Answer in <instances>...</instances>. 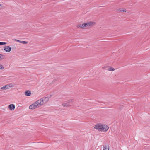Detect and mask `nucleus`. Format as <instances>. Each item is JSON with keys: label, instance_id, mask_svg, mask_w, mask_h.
<instances>
[{"label": "nucleus", "instance_id": "nucleus-20", "mask_svg": "<svg viewBox=\"0 0 150 150\" xmlns=\"http://www.w3.org/2000/svg\"><path fill=\"white\" fill-rule=\"evenodd\" d=\"M107 67L106 66H104L102 67V69H106V68Z\"/></svg>", "mask_w": 150, "mask_h": 150}, {"label": "nucleus", "instance_id": "nucleus-7", "mask_svg": "<svg viewBox=\"0 0 150 150\" xmlns=\"http://www.w3.org/2000/svg\"><path fill=\"white\" fill-rule=\"evenodd\" d=\"M15 40L17 42H18L20 43H22L23 44H25L28 43V42H27L25 41H20V40Z\"/></svg>", "mask_w": 150, "mask_h": 150}, {"label": "nucleus", "instance_id": "nucleus-1", "mask_svg": "<svg viewBox=\"0 0 150 150\" xmlns=\"http://www.w3.org/2000/svg\"><path fill=\"white\" fill-rule=\"evenodd\" d=\"M49 98L48 97H44L41 98L30 105L29 108L33 110L39 108L46 103L49 101Z\"/></svg>", "mask_w": 150, "mask_h": 150}, {"label": "nucleus", "instance_id": "nucleus-16", "mask_svg": "<svg viewBox=\"0 0 150 150\" xmlns=\"http://www.w3.org/2000/svg\"><path fill=\"white\" fill-rule=\"evenodd\" d=\"M6 44V42H0V45H5Z\"/></svg>", "mask_w": 150, "mask_h": 150}, {"label": "nucleus", "instance_id": "nucleus-3", "mask_svg": "<svg viewBox=\"0 0 150 150\" xmlns=\"http://www.w3.org/2000/svg\"><path fill=\"white\" fill-rule=\"evenodd\" d=\"M95 23L94 22H89L87 23H85L82 24V29L87 28L89 27L92 26Z\"/></svg>", "mask_w": 150, "mask_h": 150}, {"label": "nucleus", "instance_id": "nucleus-14", "mask_svg": "<svg viewBox=\"0 0 150 150\" xmlns=\"http://www.w3.org/2000/svg\"><path fill=\"white\" fill-rule=\"evenodd\" d=\"M4 57L3 55L0 54V60L4 59Z\"/></svg>", "mask_w": 150, "mask_h": 150}, {"label": "nucleus", "instance_id": "nucleus-12", "mask_svg": "<svg viewBox=\"0 0 150 150\" xmlns=\"http://www.w3.org/2000/svg\"><path fill=\"white\" fill-rule=\"evenodd\" d=\"M83 26V25H82V24H78L77 25V27L78 28H81L82 29V26Z\"/></svg>", "mask_w": 150, "mask_h": 150}, {"label": "nucleus", "instance_id": "nucleus-9", "mask_svg": "<svg viewBox=\"0 0 150 150\" xmlns=\"http://www.w3.org/2000/svg\"><path fill=\"white\" fill-rule=\"evenodd\" d=\"M119 11L121 12H126V10L125 9L123 8H120L119 9Z\"/></svg>", "mask_w": 150, "mask_h": 150}, {"label": "nucleus", "instance_id": "nucleus-6", "mask_svg": "<svg viewBox=\"0 0 150 150\" xmlns=\"http://www.w3.org/2000/svg\"><path fill=\"white\" fill-rule=\"evenodd\" d=\"M31 95V92L29 90L26 91L25 92V95L27 96H30Z\"/></svg>", "mask_w": 150, "mask_h": 150}, {"label": "nucleus", "instance_id": "nucleus-5", "mask_svg": "<svg viewBox=\"0 0 150 150\" xmlns=\"http://www.w3.org/2000/svg\"><path fill=\"white\" fill-rule=\"evenodd\" d=\"M9 108L11 110H13L15 108V106L14 104H11L8 106Z\"/></svg>", "mask_w": 150, "mask_h": 150}, {"label": "nucleus", "instance_id": "nucleus-10", "mask_svg": "<svg viewBox=\"0 0 150 150\" xmlns=\"http://www.w3.org/2000/svg\"><path fill=\"white\" fill-rule=\"evenodd\" d=\"M62 105L65 107H67L70 106V105L67 103H63L62 104Z\"/></svg>", "mask_w": 150, "mask_h": 150}, {"label": "nucleus", "instance_id": "nucleus-8", "mask_svg": "<svg viewBox=\"0 0 150 150\" xmlns=\"http://www.w3.org/2000/svg\"><path fill=\"white\" fill-rule=\"evenodd\" d=\"M103 150H109V146L108 145H105L103 146Z\"/></svg>", "mask_w": 150, "mask_h": 150}, {"label": "nucleus", "instance_id": "nucleus-18", "mask_svg": "<svg viewBox=\"0 0 150 150\" xmlns=\"http://www.w3.org/2000/svg\"><path fill=\"white\" fill-rule=\"evenodd\" d=\"M6 88H7V89H9L10 88L9 87V85L8 84H7V85H6Z\"/></svg>", "mask_w": 150, "mask_h": 150}, {"label": "nucleus", "instance_id": "nucleus-13", "mask_svg": "<svg viewBox=\"0 0 150 150\" xmlns=\"http://www.w3.org/2000/svg\"><path fill=\"white\" fill-rule=\"evenodd\" d=\"M8 84L9 85V87L10 88L13 87L14 86V84L11 83H9V84Z\"/></svg>", "mask_w": 150, "mask_h": 150}, {"label": "nucleus", "instance_id": "nucleus-19", "mask_svg": "<svg viewBox=\"0 0 150 150\" xmlns=\"http://www.w3.org/2000/svg\"><path fill=\"white\" fill-rule=\"evenodd\" d=\"M72 101H73L72 100H67V103H70V102H72Z\"/></svg>", "mask_w": 150, "mask_h": 150}, {"label": "nucleus", "instance_id": "nucleus-4", "mask_svg": "<svg viewBox=\"0 0 150 150\" xmlns=\"http://www.w3.org/2000/svg\"><path fill=\"white\" fill-rule=\"evenodd\" d=\"M4 48L5 51L7 52H10L11 49V47L9 46H4Z\"/></svg>", "mask_w": 150, "mask_h": 150}, {"label": "nucleus", "instance_id": "nucleus-17", "mask_svg": "<svg viewBox=\"0 0 150 150\" xmlns=\"http://www.w3.org/2000/svg\"><path fill=\"white\" fill-rule=\"evenodd\" d=\"M4 67L2 65H0V69H3Z\"/></svg>", "mask_w": 150, "mask_h": 150}, {"label": "nucleus", "instance_id": "nucleus-15", "mask_svg": "<svg viewBox=\"0 0 150 150\" xmlns=\"http://www.w3.org/2000/svg\"><path fill=\"white\" fill-rule=\"evenodd\" d=\"M6 86L5 85V86H3L1 88V89L2 90H5L7 89Z\"/></svg>", "mask_w": 150, "mask_h": 150}, {"label": "nucleus", "instance_id": "nucleus-2", "mask_svg": "<svg viewBox=\"0 0 150 150\" xmlns=\"http://www.w3.org/2000/svg\"><path fill=\"white\" fill-rule=\"evenodd\" d=\"M94 128L99 131H107L109 129V127L106 124L99 123L95 125Z\"/></svg>", "mask_w": 150, "mask_h": 150}, {"label": "nucleus", "instance_id": "nucleus-21", "mask_svg": "<svg viewBox=\"0 0 150 150\" xmlns=\"http://www.w3.org/2000/svg\"><path fill=\"white\" fill-rule=\"evenodd\" d=\"M1 4H0V7H1Z\"/></svg>", "mask_w": 150, "mask_h": 150}, {"label": "nucleus", "instance_id": "nucleus-11", "mask_svg": "<svg viewBox=\"0 0 150 150\" xmlns=\"http://www.w3.org/2000/svg\"><path fill=\"white\" fill-rule=\"evenodd\" d=\"M107 70L109 71H114L115 70V69L114 68L110 67Z\"/></svg>", "mask_w": 150, "mask_h": 150}]
</instances>
